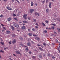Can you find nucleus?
<instances>
[{
	"instance_id": "19",
	"label": "nucleus",
	"mask_w": 60,
	"mask_h": 60,
	"mask_svg": "<svg viewBox=\"0 0 60 60\" xmlns=\"http://www.w3.org/2000/svg\"><path fill=\"white\" fill-rule=\"evenodd\" d=\"M39 49H40V50H41V51H42L43 50V49L41 48V47H39Z\"/></svg>"
},
{
	"instance_id": "38",
	"label": "nucleus",
	"mask_w": 60,
	"mask_h": 60,
	"mask_svg": "<svg viewBox=\"0 0 60 60\" xmlns=\"http://www.w3.org/2000/svg\"><path fill=\"white\" fill-rule=\"evenodd\" d=\"M57 29L58 30H60V28H57Z\"/></svg>"
},
{
	"instance_id": "60",
	"label": "nucleus",
	"mask_w": 60,
	"mask_h": 60,
	"mask_svg": "<svg viewBox=\"0 0 60 60\" xmlns=\"http://www.w3.org/2000/svg\"><path fill=\"white\" fill-rule=\"evenodd\" d=\"M31 42L32 43H34V42L33 41H31Z\"/></svg>"
},
{
	"instance_id": "11",
	"label": "nucleus",
	"mask_w": 60,
	"mask_h": 60,
	"mask_svg": "<svg viewBox=\"0 0 60 60\" xmlns=\"http://www.w3.org/2000/svg\"><path fill=\"white\" fill-rule=\"evenodd\" d=\"M20 45L21 46H22V47H24V45H23L22 44V43H20Z\"/></svg>"
},
{
	"instance_id": "39",
	"label": "nucleus",
	"mask_w": 60,
	"mask_h": 60,
	"mask_svg": "<svg viewBox=\"0 0 60 60\" xmlns=\"http://www.w3.org/2000/svg\"><path fill=\"white\" fill-rule=\"evenodd\" d=\"M37 13L36 12L35 13V15H37Z\"/></svg>"
},
{
	"instance_id": "7",
	"label": "nucleus",
	"mask_w": 60,
	"mask_h": 60,
	"mask_svg": "<svg viewBox=\"0 0 60 60\" xmlns=\"http://www.w3.org/2000/svg\"><path fill=\"white\" fill-rule=\"evenodd\" d=\"M15 52L16 54H20V52L19 51H16Z\"/></svg>"
},
{
	"instance_id": "21",
	"label": "nucleus",
	"mask_w": 60,
	"mask_h": 60,
	"mask_svg": "<svg viewBox=\"0 0 60 60\" xmlns=\"http://www.w3.org/2000/svg\"><path fill=\"white\" fill-rule=\"evenodd\" d=\"M46 29H47V30H51V28L47 27L46 28Z\"/></svg>"
},
{
	"instance_id": "53",
	"label": "nucleus",
	"mask_w": 60,
	"mask_h": 60,
	"mask_svg": "<svg viewBox=\"0 0 60 60\" xmlns=\"http://www.w3.org/2000/svg\"><path fill=\"white\" fill-rule=\"evenodd\" d=\"M38 46L39 47V46H40V45L39 44H38Z\"/></svg>"
},
{
	"instance_id": "58",
	"label": "nucleus",
	"mask_w": 60,
	"mask_h": 60,
	"mask_svg": "<svg viewBox=\"0 0 60 60\" xmlns=\"http://www.w3.org/2000/svg\"><path fill=\"white\" fill-rule=\"evenodd\" d=\"M33 35L34 36H36V35H35L34 34H33Z\"/></svg>"
},
{
	"instance_id": "36",
	"label": "nucleus",
	"mask_w": 60,
	"mask_h": 60,
	"mask_svg": "<svg viewBox=\"0 0 60 60\" xmlns=\"http://www.w3.org/2000/svg\"><path fill=\"white\" fill-rule=\"evenodd\" d=\"M14 19L15 20H17V21H18V19L16 18H14Z\"/></svg>"
},
{
	"instance_id": "54",
	"label": "nucleus",
	"mask_w": 60,
	"mask_h": 60,
	"mask_svg": "<svg viewBox=\"0 0 60 60\" xmlns=\"http://www.w3.org/2000/svg\"><path fill=\"white\" fill-rule=\"evenodd\" d=\"M19 13H18L17 14V16H19Z\"/></svg>"
},
{
	"instance_id": "51",
	"label": "nucleus",
	"mask_w": 60,
	"mask_h": 60,
	"mask_svg": "<svg viewBox=\"0 0 60 60\" xmlns=\"http://www.w3.org/2000/svg\"><path fill=\"white\" fill-rule=\"evenodd\" d=\"M35 5H36V6H37V4H35Z\"/></svg>"
},
{
	"instance_id": "13",
	"label": "nucleus",
	"mask_w": 60,
	"mask_h": 60,
	"mask_svg": "<svg viewBox=\"0 0 60 60\" xmlns=\"http://www.w3.org/2000/svg\"><path fill=\"white\" fill-rule=\"evenodd\" d=\"M23 22L24 23H27V21H23Z\"/></svg>"
},
{
	"instance_id": "41",
	"label": "nucleus",
	"mask_w": 60,
	"mask_h": 60,
	"mask_svg": "<svg viewBox=\"0 0 60 60\" xmlns=\"http://www.w3.org/2000/svg\"><path fill=\"white\" fill-rule=\"evenodd\" d=\"M39 57L40 58H41V55H39Z\"/></svg>"
},
{
	"instance_id": "42",
	"label": "nucleus",
	"mask_w": 60,
	"mask_h": 60,
	"mask_svg": "<svg viewBox=\"0 0 60 60\" xmlns=\"http://www.w3.org/2000/svg\"><path fill=\"white\" fill-rule=\"evenodd\" d=\"M45 1L44 0V1H42V3H45Z\"/></svg>"
},
{
	"instance_id": "9",
	"label": "nucleus",
	"mask_w": 60,
	"mask_h": 60,
	"mask_svg": "<svg viewBox=\"0 0 60 60\" xmlns=\"http://www.w3.org/2000/svg\"><path fill=\"white\" fill-rule=\"evenodd\" d=\"M31 6H33L34 5V3L33 2L31 1Z\"/></svg>"
},
{
	"instance_id": "25",
	"label": "nucleus",
	"mask_w": 60,
	"mask_h": 60,
	"mask_svg": "<svg viewBox=\"0 0 60 60\" xmlns=\"http://www.w3.org/2000/svg\"><path fill=\"white\" fill-rule=\"evenodd\" d=\"M28 35L29 36H32V34L31 33H29V34Z\"/></svg>"
},
{
	"instance_id": "14",
	"label": "nucleus",
	"mask_w": 60,
	"mask_h": 60,
	"mask_svg": "<svg viewBox=\"0 0 60 60\" xmlns=\"http://www.w3.org/2000/svg\"><path fill=\"white\" fill-rule=\"evenodd\" d=\"M22 29H26V27H25V26H23L22 28Z\"/></svg>"
},
{
	"instance_id": "17",
	"label": "nucleus",
	"mask_w": 60,
	"mask_h": 60,
	"mask_svg": "<svg viewBox=\"0 0 60 60\" xmlns=\"http://www.w3.org/2000/svg\"><path fill=\"white\" fill-rule=\"evenodd\" d=\"M51 28L52 29L54 30V29L55 28L54 26H52V27H51Z\"/></svg>"
},
{
	"instance_id": "37",
	"label": "nucleus",
	"mask_w": 60,
	"mask_h": 60,
	"mask_svg": "<svg viewBox=\"0 0 60 60\" xmlns=\"http://www.w3.org/2000/svg\"><path fill=\"white\" fill-rule=\"evenodd\" d=\"M0 25H1V26H4V25H3V24L2 23H0Z\"/></svg>"
},
{
	"instance_id": "62",
	"label": "nucleus",
	"mask_w": 60,
	"mask_h": 60,
	"mask_svg": "<svg viewBox=\"0 0 60 60\" xmlns=\"http://www.w3.org/2000/svg\"><path fill=\"white\" fill-rule=\"evenodd\" d=\"M53 35H54L53 34H52V35H51V36H53Z\"/></svg>"
},
{
	"instance_id": "2",
	"label": "nucleus",
	"mask_w": 60,
	"mask_h": 60,
	"mask_svg": "<svg viewBox=\"0 0 60 60\" xmlns=\"http://www.w3.org/2000/svg\"><path fill=\"white\" fill-rule=\"evenodd\" d=\"M30 11L31 13H32L34 11V10L33 9H31L30 10Z\"/></svg>"
},
{
	"instance_id": "1",
	"label": "nucleus",
	"mask_w": 60,
	"mask_h": 60,
	"mask_svg": "<svg viewBox=\"0 0 60 60\" xmlns=\"http://www.w3.org/2000/svg\"><path fill=\"white\" fill-rule=\"evenodd\" d=\"M13 25L15 27H17V28H18V27H19V25L15 23H14Z\"/></svg>"
},
{
	"instance_id": "57",
	"label": "nucleus",
	"mask_w": 60,
	"mask_h": 60,
	"mask_svg": "<svg viewBox=\"0 0 60 60\" xmlns=\"http://www.w3.org/2000/svg\"><path fill=\"white\" fill-rule=\"evenodd\" d=\"M17 2H18V3L19 4V1H18V0L17 1Z\"/></svg>"
},
{
	"instance_id": "64",
	"label": "nucleus",
	"mask_w": 60,
	"mask_h": 60,
	"mask_svg": "<svg viewBox=\"0 0 60 60\" xmlns=\"http://www.w3.org/2000/svg\"><path fill=\"white\" fill-rule=\"evenodd\" d=\"M59 45H60V46L59 47V49H60V45L59 44Z\"/></svg>"
},
{
	"instance_id": "20",
	"label": "nucleus",
	"mask_w": 60,
	"mask_h": 60,
	"mask_svg": "<svg viewBox=\"0 0 60 60\" xmlns=\"http://www.w3.org/2000/svg\"><path fill=\"white\" fill-rule=\"evenodd\" d=\"M12 37H15V34H12Z\"/></svg>"
},
{
	"instance_id": "33",
	"label": "nucleus",
	"mask_w": 60,
	"mask_h": 60,
	"mask_svg": "<svg viewBox=\"0 0 60 60\" xmlns=\"http://www.w3.org/2000/svg\"><path fill=\"white\" fill-rule=\"evenodd\" d=\"M23 18H24V19H27V18H26V17H23Z\"/></svg>"
},
{
	"instance_id": "32",
	"label": "nucleus",
	"mask_w": 60,
	"mask_h": 60,
	"mask_svg": "<svg viewBox=\"0 0 60 60\" xmlns=\"http://www.w3.org/2000/svg\"><path fill=\"white\" fill-rule=\"evenodd\" d=\"M31 19V18L30 17H28V19L29 20H30V19Z\"/></svg>"
},
{
	"instance_id": "46",
	"label": "nucleus",
	"mask_w": 60,
	"mask_h": 60,
	"mask_svg": "<svg viewBox=\"0 0 60 60\" xmlns=\"http://www.w3.org/2000/svg\"><path fill=\"white\" fill-rule=\"evenodd\" d=\"M35 27L36 28H38V27L37 26H36Z\"/></svg>"
},
{
	"instance_id": "52",
	"label": "nucleus",
	"mask_w": 60,
	"mask_h": 60,
	"mask_svg": "<svg viewBox=\"0 0 60 60\" xmlns=\"http://www.w3.org/2000/svg\"><path fill=\"white\" fill-rule=\"evenodd\" d=\"M13 56H16V55H15L14 54H13Z\"/></svg>"
},
{
	"instance_id": "10",
	"label": "nucleus",
	"mask_w": 60,
	"mask_h": 60,
	"mask_svg": "<svg viewBox=\"0 0 60 60\" xmlns=\"http://www.w3.org/2000/svg\"><path fill=\"white\" fill-rule=\"evenodd\" d=\"M7 8L9 10H12L11 8H10L9 7H7Z\"/></svg>"
},
{
	"instance_id": "5",
	"label": "nucleus",
	"mask_w": 60,
	"mask_h": 60,
	"mask_svg": "<svg viewBox=\"0 0 60 60\" xmlns=\"http://www.w3.org/2000/svg\"><path fill=\"white\" fill-rule=\"evenodd\" d=\"M35 39H36L38 41H39L40 39V38L37 37H35Z\"/></svg>"
},
{
	"instance_id": "56",
	"label": "nucleus",
	"mask_w": 60,
	"mask_h": 60,
	"mask_svg": "<svg viewBox=\"0 0 60 60\" xmlns=\"http://www.w3.org/2000/svg\"><path fill=\"white\" fill-rule=\"evenodd\" d=\"M52 58H55V57H54V56H53L52 57Z\"/></svg>"
},
{
	"instance_id": "31",
	"label": "nucleus",
	"mask_w": 60,
	"mask_h": 60,
	"mask_svg": "<svg viewBox=\"0 0 60 60\" xmlns=\"http://www.w3.org/2000/svg\"><path fill=\"white\" fill-rule=\"evenodd\" d=\"M47 31L46 30H44L43 32L44 33H47Z\"/></svg>"
},
{
	"instance_id": "40",
	"label": "nucleus",
	"mask_w": 60,
	"mask_h": 60,
	"mask_svg": "<svg viewBox=\"0 0 60 60\" xmlns=\"http://www.w3.org/2000/svg\"><path fill=\"white\" fill-rule=\"evenodd\" d=\"M35 25H36L37 26H39V25L37 23H36Z\"/></svg>"
},
{
	"instance_id": "28",
	"label": "nucleus",
	"mask_w": 60,
	"mask_h": 60,
	"mask_svg": "<svg viewBox=\"0 0 60 60\" xmlns=\"http://www.w3.org/2000/svg\"><path fill=\"white\" fill-rule=\"evenodd\" d=\"M1 52H2V53H4V52L2 50H0V53H1Z\"/></svg>"
},
{
	"instance_id": "49",
	"label": "nucleus",
	"mask_w": 60,
	"mask_h": 60,
	"mask_svg": "<svg viewBox=\"0 0 60 60\" xmlns=\"http://www.w3.org/2000/svg\"><path fill=\"white\" fill-rule=\"evenodd\" d=\"M29 54H31V51H30L29 52Z\"/></svg>"
},
{
	"instance_id": "16",
	"label": "nucleus",
	"mask_w": 60,
	"mask_h": 60,
	"mask_svg": "<svg viewBox=\"0 0 60 60\" xmlns=\"http://www.w3.org/2000/svg\"><path fill=\"white\" fill-rule=\"evenodd\" d=\"M27 45H28V46H31L30 43L29 42L27 44Z\"/></svg>"
},
{
	"instance_id": "26",
	"label": "nucleus",
	"mask_w": 60,
	"mask_h": 60,
	"mask_svg": "<svg viewBox=\"0 0 60 60\" xmlns=\"http://www.w3.org/2000/svg\"><path fill=\"white\" fill-rule=\"evenodd\" d=\"M13 16L14 17H15H15H17V16L15 15V14H13Z\"/></svg>"
},
{
	"instance_id": "50",
	"label": "nucleus",
	"mask_w": 60,
	"mask_h": 60,
	"mask_svg": "<svg viewBox=\"0 0 60 60\" xmlns=\"http://www.w3.org/2000/svg\"><path fill=\"white\" fill-rule=\"evenodd\" d=\"M26 50H28V48H26Z\"/></svg>"
},
{
	"instance_id": "35",
	"label": "nucleus",
	"mask_w": 60,
	"mask_h": 60,
	"mask_svg": "<svg viewBox=\"0 0 60 60\" xmlns=\"http://www.w3.org/2000/svg\"><path fill=\"white\" fill-rule=\"evenodd\" d=\"M45 22L46 23H49V21H46Z\"/></svg>"
},
{
	"instance_id": "29",
	"label": "nucleus",
	"mask_w": 60,
	"mask_h": 60,
	"mask_svg": "<svg viewBox=\"0 0 60 60\" xmlns=\"http://www.w3.org/2000/svg\"><path fill=\"white\" fill-rule=\"evenodd\" d=\"M33 20L34 22H36V20L35 19H34Z\"/></svg>"
},
{
	"instance_id": "63",
	"label": "nucleus",
	"mask_w": 60,
	"mask_h": 60,
	"mask_svg": "<svg viewBox=\"0 0 60 60\" xmlns=\"http://www.w3.org/2000/svg\"><path fill=\"white\" fill-rule=\"evenodd\" d=\"M58 50L59 51V52H60V50H59V49H58Z\"/></svg>"
},
{
	"instance_id": "22",
	"label": "nucleus",
	"mask_w": 60,
	"mask_h": 60,
	"mask_svg": "<svg viewBox=\"0 0 60 60\" xmlns=\"http://www.w3.org/2000/svg\"><path fill=\"white\" fill-rule=\"evenodd\" d=\"M52 26H56V24H51Z\"/></svg>"
},
{
	"instance_id": "6",
	"label": "nucleus",
	"mask_w": 60,
	"mask_h": 60,
	"mask_svg": "<svg viewBox=\"0 0 60 60\" xmlns=\"http://www.w3.org/2000/svg\"><path fill=\"white\" fill-rule=\"evenodd\" d=\"M49 6L50 8H51V2H50L49 3Z\"/></svg>"
},
{
	"instance_id": "59",
	"label": "nucleus",
	"mask_w": 60,
	"mask_h": 60,
	"mask_svg": "<svg viewBox=\"0 0 60 60\" xmlns=\"http://www.w3.org/2000/svg\"><path fill=\"white\" fill-rule=\"evenodd\" d=\"M58 33H59L60 32V30H58Z\"/></svg>"
},
{
	"instance_id": "44",
	"label": "nucleus",
	"mask_w": 60,
	"mask_h": 60,
	"mask_svg": "<svg viewBox=\"0 0 60 60\" xmlns=\"http://www.w3.org/2000/svg\"><path fill=\"white\" fill-rule=\"evenodd\" d=\"M54 34H57V33L56 32H55V31H54Z\"/></svg>"
},
{
	"instance_id": "18",
	"label": "nucleus",
	"mask_w": 60,
	"mask_h": 60,
	"mask_svg": "<svg viewBox=\"0 0 60 60\" xmlns=\"http://www.w3.org/2000/svg\"><path fill=\"white\" fill-rule=\"evenodd\" d=\"M0 43H1L2 45H4V42H3L1 41L0 42Z\"/></svg>"
},
{
	"instance_id": "47",
	"label": "nucleus",
	"mask_w": 60,
	"mask_h": 60,
	"mask_svg": "<svg viewBox=\"0 0 60 60\" xmlns=\"http://www.w3.org/2000/svg\"><path fill=\"white\" fill-rule=\"evenodd\" d=\"M47 56H50V54H48L47 55Z\"/></svg>"
},
{
	"instance_id": "45",
	"label": "nucleus",
	"mask_w": 60,
	"mask_h": 60,
	"mask_svg": "<svg viewBox=\"0 0 60 60\" xmlns=\"http://www.w3.org/2000/svg\"><path fill=\"white\" fill-rule=\"evenodd\" d=\"M11 41H10V42H9V44H11Z\"/></svg>"
},
{
	"instance_id": "43",
	"label": "nucleus",
	"mask_w": 60,
	"mask_h": 60,
	"mask_svg": "<svg viewBox=\"0 0 60 60\" xmlns=\"http://www.w3.org/2000/svg\"><path fill=\"white\" fill-rule=\"evenodd\" d=\"M55 41L56 42H58V40H57V39L55 40Z\"/></svg>"
},
{
	"instance_id": "12",
	"label": "nucleus",
	"mask_w": 60,
	"mask_h": 60,
	"mask_svg": "<svg viewBox=\"0 0 60 60\" xmlns=\"http://www.w3.org/2000/svg\"><path fill=\"white\" fill-rule=\"evenodd\" d=\"M6 33L7 34H10V31H9V30H7L6 31Z\"/></svg>"
},
{
	"instance_id": "48",
	"label": "nucleus",
	"mask_w": 60,
	"mask_h": 60,
	"mask_svg": "<svg viewBox=\"0 0 60 60\" xmlns=\"http://www.w3.org/2000/svg\"><path fill=\"white\" fill-rule=\"evenodd\" d=\"M37 15L38 16H40V14H39V13L37 14Z\"/></svg>"
},
{
	"instance_id": "34",
	"label": "nucleus",
	"mask_w": 60,
	"mask_h": 60,
	"mask_svg": "<svg viewBox=\"0 0 60 60\" xmlns=\"http://www.w3.org/2000/svg\"><path fill=\"white\" fill-rule=\"evenodd\" d=\"M2 27L4 29V30H6V29H5V27L2 26Z\"/></svg>"
},
{
	"instance_id": "4",
	"label": "nucleus",
	"mask_w": 60,
	"mask_h": 60,
	"mask_svg": "<svg viewBox=\"0 0 60 60\" xmlns=\"http://www.w3.org/2000/svg\"><path fill=\"white\" fill-rule=\"evenodd\" d=\"M16 41H17L15 39H14L12 41V43L13 44H14V43H15L16 42Z\"/></svg>"
},
{
	"instance_id": "24",
	"label": "nucleus",
	"mask_w": 60,
	"mask_h": 60,
	"mask_svg": "<svg viewBox=\"0 0 60 60\" xmlns=\"http://www.w3.org/2000/svg\"><path fill=\"white\" fill-rule=\"evenodd\" d=\"M43 45H44V46H46L47 44H46L45 43H44L43 44Z\"/></svg>"
},
{
	"instance_id": "3",
	"label": "nucleus",
	"mask_w": 60,
	"mask_h": 60,
	"mask_svg": "<svg viewBox=\"0 0 60 60\" xmlns=\"http://www.w3.org/2000/svg\"><path fill=\"white\" fill-rule=\"evenodd\" d=\"M46 12L47 13H48L49 12V9L48 8H47L46 9Z\"/></svg>"
},
{
	"instance_id": "30",
	"label": "nucleus",
	"mask_w": 60,
	"mask_h": 60,
	"mask_svg": "<svg viewBox=\"0 0 60 60\" xmlns=\"http://www.w3.org/2000/svg\"><path fill=\"white\" fill-rule=\"evenodd\" d=\"M3 17V15H1L0 16V18H2Z\"/></svg>"
},
{
	"instance_id": "23",
	"label": "nucleus",
	"mask_w": 60,
	"mask_h": 60,
	"mask_svg": "<svg viewBox=\"0 0 60 60\" xmlns=\"http://www.w3.org/2000/svg\"><path fill=\"white\" fill-rule=\"evenodd\" d=\"M41 24L43 25V26H45L46 25H45V24H44V23L43 22H42Z\"/></svg>"
},
{
	"instance_id": "55",
	"label": "nucleus",
	"mask_w": 60,
	"mask_h": 60,
	"mask_svg": "<svg viewBox=\"0 0 60 60\" xmlns=\"http://www.w3.org/2000/svg\"><path fill=\"white\" fill-rule=\"evenodd\" d=\"M12 2H14V0H12Z\"/></svg>"
},
{
	"instance_id": "27",
	"label": "nucleus",
	"mask_w": 60,
	"mask_h": 60,
	"mask_svg": "<svg viewBox=\"0 0 60 60\" xmlns=\"http://www.w3.org/2000/svg\"><path fill=\"white\" fill-rule=\"evenodd\" d=\"M11 27L12 28V30H14V28L13 27V26H11Z\"/></svg>"
},
{
	"instance_id": "15",
	"label": "nucleus",
	"mask_w": 60,
	"mask_h": 60,
	"mask_svg": "<svg viewBox=\"0 0 60 60\" xmlns=\"http://www.w3.org/2000/svg\"><path fill=\"white\" fill-rule=\"evenodd\" d=\"M27 16V15L26 14H24L23 16V17H26Z\"/></svg>"
},
{
	"instance_id": "61",
	"label": "nucleus",
	"mask_w": 60,
	"mask_h": 60,
	"mask_svg": "<svg viewBox=\"0 0 60 60\" xmlns=\"http://www.w3.org/2000/svg\"><path fill=\"white\" fill-rule=\"evenodd\" d=\"M4 50H6V48H4Z\"/></svg>"
},
{
	"instance_id": "8",
	"label": "nucleus",
	"mask_w": 60,
	"mask_h": 60,
	"mask_svg": "<svg viewBox=\"0 0 60 60\" xmlns=\"http://www.w3.org/2000/svg\"><path fill=\"white\" fill-rule=\"evenodd\" d=\"M11 20V18H9L7 20L8 21H10Z\"/></svg>"
}]
</instances>
